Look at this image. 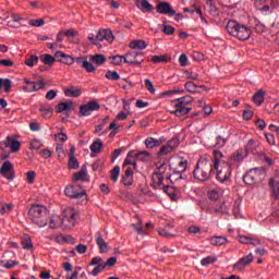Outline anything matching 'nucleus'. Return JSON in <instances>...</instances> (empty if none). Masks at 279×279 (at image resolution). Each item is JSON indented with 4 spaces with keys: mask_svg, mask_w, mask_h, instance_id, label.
<instances>
[{
    "mask_svg": "<svg viewBox=\"0 0 279 279\" xmlns=\"http://www.w3.org/2000/svg\"><path fill=\"white\" fill-rule=\"evenodd\" d=\"M192 58L195 62H202V60H204V53L195 51L193 52Z\"/></svg>",
    "mask_w": 279,
    "mask_h": 279,
    "instance_id": "obj_61",
    "label": "nucleus"
},
{
    "mask_svg": "<svg viewBox=\"0 0 279 279\" xmlns=\"http://www.w3.org/2000/svg\"><path fill=\"white\" fill-rule=\"evenodd\" d=\"M213 167L216 171V179L218 182H228L232 175V167L223 161V153L221 150H214Z\"/></svg>",
    "mask_w": 279,
    "mask_h": 279,
    "instance_id": "obj_1",
    "label": "nucleus"
},
{
    "mask_svg": "<svg viewBox=\"0 0 279 279\" xmlns=\"http://www.w3.org/2000/svg\"><path fill=\"white\" fill-rule=\"evenodd\" d=\"M77 211L73 207H66L63 209L61 219H62V228L69 229L74 228L77 221Z\"/></svg>",
    "mask_w": 279,
    "mask_h": 279,
    "instance_id": "obj_7",
    "label": "nucleus"
},
{
    "mask_svg": "<svg viewBox=\"0 0 279 279\" xmlns=\"http://www.w3.org/2000/svg\"><path fill=\"white\" fill-rule=\"evenodd\" d=\"M146 89L149 90L151 95H156V88L154 87V83L149 78L145 80Z\"/></svg>",
    "mask_w": 279,
    "mask_h": 279,
    "instance_id": "obj_53",
    "label": "nucleus"
},
{
    "mask_svg": "<svg viewBox=\"0 0 279 279\" xmlns=\"http://www.w3.org/2000/svg\"><path fill=\"white\" fill-rule=\"evenodd\" d=\"M122 183L124 186H132L134 184V171L132 168H126L122 177Z\"/></svg>",
    "mask_w": 279,
    "mask_h": 279,
    "instance_id": "obj_22",
    "label": "nucleus"
},
{
    "mask_svg": "<svg viewBox=\"0 0 279 279\" xmlns=\"http://www.w3.org/2000/svg\"><path fill=\"white\" fill-rule=\"evenodd\" d=\"M192 102H193V98L191 96H184V97L171 100L170 102L171 107L175 108V110L171 111V113L174 114L175 117H184L189 114L192 108L186 106H189V104H192Z\"/></svg>",
    "mask_w": 279,
    "mask_h": 279,
    "instance_id": "obj_5",
    "label": "nucleus"
},
{
    "mask_svg": "<svg viewBox=\"0 0 279 279\" xmlns=\"http://www.w3.org/2000/svg\"><path fill=\"white\" fill-rule=\"evenodd\" d=\"M179 145L180 141L178 138H172L166 145L160 147L158 154L159 156H167V154H171V151H174Z\"/></svg>",
    "mask_w": 279,
    "mask_h": 279,
    "instance_id": "obj_14",
    "label": "nucleus"
},
{
    "mask_svg": "<svg viewBox=\"0 0 279 279\" xmlns=\"http://www.w3.org/2000/svg\"><path fill=\"white\" fill-rule=\"evenodd\" d=\"M105 126H106V124H104V123L96 125L95 134H97L98 136H104V134H106V131H104Z\"/></svg>",
    "mask_w": 279,
    "mask_h": 279,
    "instance_id": "obj_58",
    "label": "nucleus"
},
{
    "mask_svg": "<svg viewBox=\"0 0 279 279\" xmlns=\"http://www.w3.org/2000/svg\"><path fill=\"white\" fill-rule=\"evenodd\" d=\"M90 60L94 64H98V66L106 63V57L104 54H94L90 57Z\"/></svg>",
    "mask_w": 279,
    "mask_h": 279,
    "instance_id": "obj_41",
    "label": "nucleus"
},
{
    "mask_svg": "<svg viewBox=\"0 0 279 279\" xmlns=\"http://www.w3.org/2000/svg\"><path fill=\"white\" fill-rule=\"evenodd\" d=\"M49 228H62V217L58 215H52L50 218Z\"/></svg>",
    "mask_w": 279,
    "mask_h": 279,
    "instance_id": "obj_30",
    "label": "nucleus"
},
{
    "mask_svg": "<svg viewBox=\"0 0 279 279\" xmlns=\"http://www.w3.org/2000/svg\"><path fill=\"white\" fill-rule=\"evenodd\" d=\"M265 178V168H254L251 169L244 177L243 180L245 184L252 185L256 182H260Z\"/></svg>",
    "mask_w": 279,
    "mask_h": 279,
    "instance_id": "obj_8",
    "label": "nucleus"
},
{
    "mask_svg": "<svg viewBox=\"0 0 279 279\" xmlns=\"http://www.w3.org/2000/svg\"><path fill=\"white\" fill-rule=\"evenodd\" d=\"M99 265H104V259L101 257H94L89 263V267H95Z\"/></svg>",
    "mask_w": 279,
    "mask_h": 279,
    "instance_id": "obj_60",
    "label": "nucleus"
},
{
    "mask_svg": "<svg viewBox=\"0 0 279 279\" xmlns=\"http://www.w3.org/2000/svg\"><path fill=\"white\" fill-rule=\"evenodd\" d=\"M210 245H226L228 243V239L226 236H211L209 239Z\"/></svg>",
    "mask_w": 279,
    "mask_h": 279,
    "instance_id": "obj_34",
    "label": "nucleus"
},
{
    "mask_svg": "<svg viewBox=\"0 0 279 279\" xmlns=\"http://www.w3.org/2000/svg\"><path fill=\"white\" fill-rule=\"evenodd\" d=\"M157 12L159 14H167V16H175V10L171 8V4H169V2H160L157 5Z\"/></svg>",
    "mask_w": 279,
    "mask_h": 279,
    "instance_id": "obj_16",
    "label": "nucleus"
},
{
    "mask_svg": "<svg viewBox=\"0 0 279 279\" xmlns=\"http://www.w3.org/2000/svg\"><path fill=\"white\" fill-rule=\"evenodd\" d=\"M126 64L141 65L143 64V52H129L124 54Z\"/></svg>",
    "mask_w": 279,
    "mask_h": 279,
    "instance_id": "obj_13",
    "label": "nucleus"
},
{
    "mask_svg": "<svg viewBox=\"0 0 279 279\" xmlns=\"http://www.w3.org/2000/svg\"><path fill=\"white\" fill-rule=\"evenodd\" d=\"M34 180H36V172L29 171L26 173V182L28 184H34Z\"/></svg>",
    "mask_w": 279,
    "mask_h": 279,
    "instance_id": "obj_59",
    "label": "nucleus"
},
{
    "mask_svg": "<svg viewBox=\"0 0 279 279\" xmlns=\"http://www.w3.org/2000/svg\"><path fill=\"white\" fill-rule=\"evenodd\" d=\"M24 64H26V66H36V64H38V56H31L29 59H27Z\"/></svg>",
    "mask_w": 279,
    "mask_h": 279,
    "instance_id": "obj_47",
    "label": "nucleus"
},
{
    "mask_svg": "<svg viewBox=\"0 0 279 279\" xmlns=\"http://www.w3.org/2000/svg\"><path fill=\"white\" fill-rule=\"evenodd\" d=\"M278 0H255V5L259 12H264L265 14H271L272 10H276L278 4L276 3Z\"/></svg>",
    "mask_w": 279,
    "mask_h": 279,
    "instance_id": "obj_9",
    "label": "nucleus"
},
{
    "mask_svg": "<svg viewBox=\"0 0 279 279\" xmlns=\"http://www.w3.org/2000/svg\"><path fill=\"white\" fill-rule=\"evenodd\" d=\"M3 88L4 93L12 90V81L10 78L0 77V89Z\"/></svg>",
    "mask_w": 279,
    "mask_h": 279,
    "instance_id": "obj_37",
    "label": "nucleus"
},
{
    "mask_svg": "<svg viewBox=\"0 0 279 279\" xmlns=\"http://www.w3.org/2000/svg\"><path fill=\"white\" fill-rule=\"evenodd\" d=\"M177 171H175V175H179V178H181L180 173H184V171H186V167L189 165V161H186V159H177Z\"/></svg>",
    "mask_w": 279,
    "mask_h": 279,
    "instance_id": "obj_27",
    "label": "nucleus"
},
{
    "mask_svg": "<svg viewBox=\"0 0 279 279\" xmlns=\"http://www.w3.org/2000/svg\"><path fill=\"white\" fill-rule=\"evenodd\" d=\"M132 228L137 232V234H143V222L138 221L137 223H132Z\"/></svg>",
    "mask_w": 279,
    "mask_h": 279,
    "instance_id": "obj_62",
    "label": "nucleus"
},
{
    "mask_svg": "<svg viewBox=\"0 0 279 279\" xmlns=\"http://www.w3.org/2000/svg\"><path fill=\"white\" fill-rule=\"evenodd\" d=\"M169 171H171V167L163 163L159 167L158 171L153 173V186H155V189L162 186L165 180H171L173 182V175L169 174Z\"/></svg>",
    "mask_w": 279,
    "mask_h": 279,
    "instance_id": "obj_6",
    "label": "nucleus"
},
{
    "mask_svg": "<svg viewBox=\"0 0 279 279\" xmlns=\"http://www.w3.org/2000/svg\"><path fill=\"white\" fill-rule=\"evenodd\" d=\"M43 62L44 64H53L56 62V58H53L51 54H44Z\"/></svg>",
    "mask_w": 279,
    "mask_h": 279,
    "instance_id": "obj_56",
    "label": "nucleus"
},
{
    "mask_svg": "<svg viewBox=\"0 0 279 279\" xmlns=\"http://www.w3.org/2000/svg\"><path fill=\"white\" fill-rule=\"evenodd\" d=\"M12 208H14V205H12V204L3 205L2 208L0 209V214L8 215V214L12 213Z\"/></svg>",
    "mask_w": 279,
    "mask_h": 279,
    "instance_id": "obj_55",
    "label": "nucleus"
},
{
    "mask_svg": "<svg viewBox=\"0 0 279 279\" xmlns=\"http://www.w3.org/2000/svg\"><path fill=\"white\" fill-rule=\"evenodd\" d=\"M120 174H121V168L119 166H114V168L111 170L112 182H117L119 180Z\"/></svg>",
    "mask_w": 279,
    "mask_h": 279,
    "instance_id": "obj_46",
    "label": "nucleus"
},
{
    "mask_svg": "<svg viewBox=\"0 0 279 279\" xmlns=\"http://www.w3.org/2000/svg\"><path fill=\"white\" fill-rule=\"evenodd\" d=\"M130 49H137L143 51V49H147V43L143 39L133 40L129 44Z\"/></svg>",
    "mask_w": 279,
    "mask_h": 279,
    "instance_id": "obj_26",
    "label": "nucleus"
},
{
    "mask_svg": "<svg viewBox=\"0 0 279 279\" xmlns=\"http://www.w3.org/2000/svg\"><path fill=\"white\" fill-rule=\"evenodd\" d=\"M0 173L7 180H10V181L14 180V170H12V162L5 161L4 163H2L0 168Z\"/></svg>",
    "mask_w": 279,
    "mask_h": 279,
    "instance_id": "obj_15",
    "label": "nucleus"
},
{
    "mask_svg": "<svg viewBox=\"0 0 279 279\" xmlns=\"http://www.w3.org/2000/svg\"><path fill=\"white\" fill-rule=\"evenodd\" d=\"M214 167L213 161L206 156L199 158L194 171L193 175L195 180L198 182H206V180H210V175H213Z\"/></svg>",
    "mask_w": 279,
    "mask_h": 279,
    "instance_id": "obj_2",
    "label": "nucleus"
},
{
    "mask_svg": "<svg viewBox=\"0 0 279 279\" xmlns=\"http://www.w3.org/2000/svg\"><path fill=\"white\" fill-rule=\"evenodd\" d=\"M213 263H217V257L215 256H207L201 260V265L203 267H208V265H213Z\"/></svg>",
    "mask_w": 279,
    "mask_h": 279,
    "instance_id": "obj_44",
    "label": "nucleus"
},
{
    "mask_svg": "<svg viewBox=\"0 0 279 279\" xmlns=\"http://www.w3.org/2000/svg\"><path fill=\"white\" fill-rule=\"evenodd\" d=\"M83 69H85V71H87V73H95V71H96L95 65H93V63L88 62V59L86 61H84Z\"/></svg>",
    "mask_w": 279,
    "mask_h": 279,
    "instance_id": "obj_51",
    "label": "nucleus"
},
{
    "mask_svg": "<svg viewBox=\"0 0 279 279\" xmlns=\"http://www.w3.org/2000/svg\"><path fill=\"white\" fill-rule=\"evenodd\" d=\"M40 147H43V142H40L39 140H34L33 142H31V149H40Z\"/></svg>",
    "mask_w": 279,
    "mask_h": 279,
    "instance_id": "obj_63",
    "label": "nucleus"
},
{
    "mask_svg": "<svg viewBox=\"0 0 279 279\" xmlns=\"http://www.w3.org/2000/svg\"><path fill=\"white\" fill-rule=\"evenodd\" d=\"M64 95L65 97H80L82 95V88L72 86L64 90Z\"/></svg>",
    "mask_w": 279,
    "mask_h": 279,
    "instance_id": "obj_33",
    "label": "nucleus"
},
{
    "mask_svg": "<svg viewBox=\"0 0 279 279\" xmlns=\"http://www.w3.org/2000/svg\"><path fill=\"white\" fill-rule=\"evenodd\" d=\"M64 194L71 199H80L86 195V191L80 185H69L65 187Z\"/></svg>",
    "mask_w": 279,
    "mask_h": 279,
    "instance_id": "obj_10",
    "label": "nucleus"
},
{
    "mask_svg": "<svg viewBox=\"0 0 279 279\" xmlns=\"http://www.w3.org/2000/svg\"><path fill=\"white\" fill-rule=\"evenodd\" d=\"M54 58H57V60H59L61 64H68L69 66H71V64H75V59L72 56L66 54L62 51H57L54 53Z\"/></svg>",
    "mask_w": 279,
    "mask_h": 279,
    "instance_id": "obj_17",
    "label": "nucleus"
},
{
    "mask_svg": "<svg viewBox=\"0 0 279 279\" xmlns=\"http://www.w3.org/2000/svg\"><path fill=\"white\" fill-rule=\"evenodd\" d=\"M269 184L272 189V193H274L275 197H279V174H277L276 177L270 179Z\"/></svg>",
    "mask_w": 279,
    "mask_h": 279,
    "instance_id": "obj_31",
    "label": "nucleus"
},
{
    "mask_svg": "<svg viewBox=\"0 0 279 279\" xmlns=\"http://www.w3.org/2000/svg\"><path fill=\"white\" fill-rule=\"evenodd\" d=\"M247 149L246 148H240L235 150L232 155L230 160L232 162H243L245 160V157L247 156Z\"/></svg>",
    "mask_w": 279,
    "mask_h": 279,
    "instance_id": "obj_21",
    "label": "nucleus"
},
{
    "mask_svg": "<svg viewBox=\"0 0 279 279\" xmlns=\"http://www.w3.org/2000/svg\"><path fill=\"white\" fill-rule=\"evenodd\" d=\"M23 82L25 84L23 86L24 93H36L45 88V83L43 81L34 82L29 81V78H24Z\"/></svg>",
    "mask_w": 279,
    "mask_h": 279,
    "instance_id": "obj_11",
    "label": "nucleus"
},
{
    "mask_svg": "<svg viewBox=\"0 0 279 279\" xmlns=\"http://www.w3.org/2000/svg\"><path fill=\"white\" fill-rule=\"evenodd\" d=\"M184 75H185L186 80H197L199 77V74H197L196 72H193V71H189V70H186L184 72Z\"/></svg>",
    "mask_w": 279,
    "mask_h": 279,
    "instance_id": "obj_57",
    "label": "nucleus"
},
{
    "mask_svg": "<svg viewBox=\"0 0 279 279\" xmlns=\"http://www.w3.org/2000/svg\"><path fill=\"white\" fill-rule=\"evenodd\" d=\"M111 64H114V66H121L123 64H126L125 61V54L124 56H113L110 58Z\"/></svg>",
    "mask_w": 279,
    "mask_h": 279,
    "instance_id": "obj_38",
    "label": "nucleus"
},
{
    "mask_svg": "<svg viewBox=\"0 0 279 279\" xmlns=\"http://www.w3.org/2000/svg\"><path fill=\"white\" fill-rule=\"evenodd\" d=\"M97 40L98 43H108L109 45H112L114 43V35L112 34V31L110 28H101L97 33Z\"/></svg>",
    "mask_w": 279,
    "mask_h": 279,
    "instance_id": "obj_12",
    "label": "nucleus"
},
{
    "mask_svg": "<svg viewBox=\"0 0 279 279\" xmlns=\"http://www.w3.org/2000/svg\"><path fill=\"white\" fill-rule=\"evenodd\" d=\"M254 260V255L248 254L244 257H242L236 264H234V269H238V271H243L247 265H250Z\"/></svg>",
    "mask_w": 279,
    "mask_h": 279,
    "instance_id": "obj_19",
    "label": "nucleus"
},
{
    "mask_svg": "<svg viewBox=\"0 0 279 279\" xmlns=\"http://www.w3.org/2000/svg\"><path fill=\"white\" fill-rule=\"evenodd\" d=\"M256 147H258V142H256L255 140H250L246 144L245 149H247V153H248V151H254Z\"/></svg>",
    "mask_w": 279,
    "mask_h": 279,
    "instance_id": "obj_52",
    "label": "nucleus"
},
{
    "mask_svg": "<svg viewBox=\"0 0 279 279\" xmlns=\"http://www.w3.org/2000/svg\"><path fill=\"white\" fill-rule=\"evenodd\" d=\"M105 77L107 80L117 81L121 78V75H119V72L117 71H107V73L105 74Z\"/></svg>",
    "mask_w": 279,
    "mask_h": 279,
    "instance_id": "obj_45",
    "label": "nucleus"
},
{
    "mask_svg": "<svg viewBox=\"0 0 279 279\" xmlns=\"http://www.w3.org/2000/svg\"><path fill=\"white\" fill-rule=\"evenodd\" d=\"M5 147H10L13 154H16L21 149V142L16 141L14 136H8L4 141Z\"/></svg>",
    "mask_w": 279,
    "mask_h": 279,
    "instance_id": "obj_20",
    "label": "nucleus"
},
{
    "mask_svg": "<svg viewBox=\"0 0 279 279\" xmlns=\"http://www.w3.org/2000/svg\"><path fill=\"white\" fill-rule=\"evenodd\" d=\"M96 243L99 247L100 254L108 253V243H106V240H104L101 233H97Z\"/></svg>",
    "mask_w": 279,
    "mask_h": 279,
    "instance_id": "obj_24",
    "label": "nucleus"
},
{
    "mask_svg": "<svg viewBox=\"0 0 279 279\" xmlns=\"http://www.w3.org/2000/svg\"><path fill=\"white\" fill-rule=\"evenodd\" d=\"M28 25H31L32 27H43V25H45V20L44 19L29 20Z\"/></svg>",
    "mask_w": 279,
    "mask_h": 279,
    "instance_id": "obj_50",
    "label": "nucleus"
},
{
    "mask_svg": "<svg viewBox=\"0 0 279 279\" xmlns=\"http://www.w3.org/2000/svg\"><path fill=\"white\" fill-rule=\"evenodd\" d=\"M221 195H223V190H221L220 187H216L208 191V197L214 202H217V199H219Z\"/></svg>",
    "mask_w": 279,
    "mask_h": 279,
    "instance_id": "obj_29",
    "label": "nucleus"
},
{
    "mask_svg": "<svg viewBox=\"0 0 279 279\" xmlns=\"http://www.w3.org/2000/svg\"><path fill=\"white\" fill-rule=\"evenodd\" d=\"M101 147H104V143H101V140H96L95 142H93L89 148L93 154H99V151H101Z\"/></svg>",
    "mask_w": 279,
    "mask_h": 279,
    "instance_id": "obj_40",
    "label": "nucleus"
},
{
    "mask_svg": "<svg viewBox=\"0 0 279 279\" xmlns=\"http://www.w3.org/2000/svg\"><path fill=\"white\" fill-rule=\"evenodd\" d=\"M136 5L142 12H151L154 7L147 0H137Z\"/></svg>",
    "mask_w": 279,
    "mask_h": 279,
    "instance_id": "obj_25",
    "label": "nucleus"
},
{
    "mask_svg": "<svg viewBox=\"0 0 279 279\" xmlns=\"http://www.w3.org/2000/svg\"><path fill=\"white\" fill-rule=\"evenodd\" d=\"M31 219L38 228H45L49 223V211L40 205L33 206L29 210Z\"/></svg>",
    "mask_w": 279,
    "mask_h": 279,
    "instance_id": "obj_4",
    "label": "nucleus"
},
{
    "mask_svg": "<svg viewBox=\"0 0 279 279\" xmlns=\"http://www.w3.org/2000/svg\"><path fill=\"white\" fill-rule=\"evenodd\" d=\"M73 154H74V151L72 150L71 155H70V160L68 162V167H69V169H78L80 162L77 161V158H75V156Z\"/></svg>",
    "mask_w": 279,
    "mask_h": 279,
    "instance_id": "obj_42",
    "label": "nucleus"
},
{
    "mask_svg": "<svg viewBox=\"0 0 279 279\" xmlns=\"http://www.w3.org/2000/svg\"><path fill=\"white\" fill-rule=\"evenodd\" d=\"M227 31L231 36H234L239 40H250L252 36V29L236 21H229Z\"/></svg>",
    "mask_w": 279,
    "mask_h": 279,
    "instance_id": "obj_3",
    "label": "nucleus"
},
{
    "mask_svg": "<svg viewBox=\"0 0 279 279\" xmlns=\"http://www.w3.org/2000/svg\"><path fill=\"white\" fill-rule=\"evenodd\" d=\"M253 101L256 104V106H260L263 101H265V92L262 89L258 90L254 96H253Z\"/></svg>",
    "mask_w": 279,
    "mask_h": 279,
    "instance_id": "obj_39",
    "label": "nucleus"
},
{
    "mask_svg": "<svg viewBox=\"0 0 279 279\" xmlns=\"http://www.w3.org/2000/svg\"><path fill=\"white\" fill-rule=\"evenodd\" d=\"M95 268L92 270L90 276H99L104 269H106V265L98 264V266H94Z\"/></svg>",
    "mask_w": 279,
    "mask_h": 279,
    "instance_id": "obj_49",
    "label": "nucleus"
},
{
    "mask_svg": "<svg viewBox=\"0 0 279 279\" xmlns=\"http://www.w3.org/2000/svg\"><path fill=\"white\" fill-rule=\"evenodd\" d=\"M23 250H32L34 247V243L32 242V238H25L22 241Z\"/></svg>",
    "mask_w": 279,
    "mask_h": 279,
    "instance_id": "obj_48",
    "label": "nucleus"
},
{
    "mask_svg": "<svg viewBox=\"0 0 279 279\" xmlns=\"http://www.w3.org/2000/svg\"><path fill=\"white\" fill-rule=\"evenodd\" d=\"M151 158V154H149V151L147 150H143V151H135V160H140L141 162H147V160H149Z\"/></svg>",
    "mask_w": 279,
    "mask_h": 279,
    "instance_id": "obj_35",
    "label": "nucleus"
},
{
    "mask_svg": "<svg viewBox=\"0 0 279 279\" xmlns=\"http://www.w3.org/2000/svg\"><path fill=\"white\" fill-rule=\"evenodd\" d=\"M73 180H81L83 182H88V172L86 170V167H83L81 171L74 173Z\"/></svg>",
    "mask_w": 279,
    "mask_h": 279,
    "instance_id": "obj_28",
    "label": "nucleus"
},
{
    "mask_svg": "<svg viewBox=\"0 0 279 279\" xmlns=\"http://www.w3.org/2000/svg\"><path fill=\"white\" fill-rule=\"evenodd\" d=\"M39 111L41 112V117H44V119H49L51 118V114H53V109H51L49 106L40 107Z\"/></svg>",
    "mask_w": 279,
    "mask_h": 279,
    "instance_id": "obj_43",
    "label": "nucleus"
},
{
    "mask_svg": "<svg viewBox=\"0 0 279 279\" xmlns=\"http://www.w3.org/2000/svg\"><path fill=\"white\" fill-rule=\"evenodd\" d=\"M72 108H73V102H71V101L60 102L56 107V112H58V113H60V112H69V110H72Z\"/></svg>",
    "mask_w": 279,
    "mask_h": 279,
    "instance_id": "obj_32",
    "label": "nucleus"
},
{
    "mask_svg": "<svg viewBox=\"0 0 279 279\" xmlns=\"http://www.w3.org/2000/svg\"><path fill=\"white\" fill-rule=\"evenodd\" d=\"M226 138L218 136L216 137V147L221 148V147H226Z\"/></svg>",
    "mask_w": 279,
    "mask_h": 279,
    "instance_id": "obj_64",
    "label": "nucleus"
},
{
    "mask_svg": "<svg viewBox=\"0 0 279 279\" xmlns=\"http://www.w3.org/2000/svg\"><path fill=\"white\" fill-rule=\"evenodd\" d=\"M128 165H133V167H136V150L129 151L124 160V167Z\"/></svg>",
    "mask_w": 279,
    "mask_h": 279,
    "instance_id": "obj_36",
    "label": "nucleus"
},
{
    "mask_svg": "<svg viewBox=\"0 0 279 279\" xmlns=\"http://www.w3.org/2000/svg\"><path fill=\"white\" fill-rule=\"evenodd\" d=\"M165 143V137H160L156 140L154 137H147L144 142L147 149H154L156 147H160Z\"/></svg>",
    "mask_w": 279,
    "mask_h": 279,
    "instance_id": "obj_23",
    "label": "nucleus"
},
{
    "mask_svg": "<svg viewBox=\"0 0 279 279\" xmlns=\"http://www.w3.org/2000/svg\"><path fill=\"white\" fill-rule=\"evenodd\" d=\"M95 110H99V104L95 101L81 106V114L83 117H89V114L95 112Z\"/></svg>",
    "mask_w": 279,
    "mask_h": 279,
    "instance_id": "obj_18",
    "label": "nucleus"
},
{
    "mask_svg": "<svg viewBox=\"0 0 279 279\" xmlns=\"http://www.w3.org/2000/svg\"><path fill=\"white\" fill-rule=\"evenodd\" d=\"M185 89L187 93H197V86L193 82L185 83Z\"/></svg>",
    "mask_w": 279,
    "mask_h": 279,
    "instance_id": "obj_54",
    "label": "nucleus"
}]
</instances>
